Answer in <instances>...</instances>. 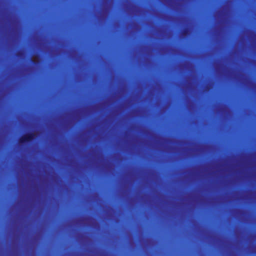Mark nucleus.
<instances>
[{
  "mask_svg": "<svg viewBox=\"0 0 256 256\" xmlns=\"http://www.w3.org/2000/svg\"><path fill=\"white\" fill-rule=\"evenodd\" d=\"M187 32L188 31L186 30H184V34H186Z\"/></svg>",
  "mask_w": 256,
  "mask_h": 256,
  "instance_id": "f03ea898",
  "label": "nucleus"
},
{
  "mask_svg": "<svg viewBox=\"0 0 256 256\" xmlns=\"http://www.w3.org/2000/svg\"><path fill=\"white\" fill-rule=\"evenodd\" d=\"M36 135L34 132H30L25 134L19 139L20 144H25L30 142L35 139Z\"/></svg>",
  "mask_w": 256,
  "mask_h": 256,
  "instance_id": "f257e3e1",
  "label": "nucleus"
}]
</instances>
